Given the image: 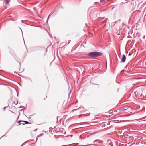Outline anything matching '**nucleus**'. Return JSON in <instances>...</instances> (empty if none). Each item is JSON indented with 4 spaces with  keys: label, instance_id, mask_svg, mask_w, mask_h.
Listing matches in <instances>:
<instances>
[{
    "label": "nucleus",
    "instance_id": "nucleus-7",
    "mask_svg": "<svg viewBox=\"0 0 146 146\" xmlns=\"http://www.w3.org/2000/svg\"><path fill=\"white\" fill-rule=\"evenodd\" d=\"M41 13H42V11H40Z\"/></svg>",
    "mask_w": 146,
    "mask_h": 146
},
{
    "label": "nucleus",
    "instance_id": "nucleus-1",
    "mask_svg": "<svg viewBox=\"0 0 146 146\" xmlns=\"http://www.w3.org/2000/svg\"><path fill=\"white\" fill-rule=\"evenodd\" d=\"M102 53L99 52H94L89 53L88 55L91 57H96L102 55Z\"/></svg>",
    "mask_w": 146,
    "mask_h": 146
},
{
    "label": "nucleus",
    "instance_id": "nucleus-6",
    "mask_svg": "<svg viewBox=\"0 0 146 146\" xmlns=\"http://www.w3.org/2000/svg\"><path fill=\"white\" fill-rule=\"evenodd\" d=\"M70 136H71V137H72V135H70Z\"/></svg>",
    "mask_w": 146,
    "mask_h": 146
},
{
    "label": "nucleus",
    "instance_id": "nucleus-2",
    "mask_svg": "<svg viewBox=\"0 0 146 146\" xmlns=\"http://www.w3.org/2000/svg\"><path fill=\"white\" fill-rule=\"evenodd\" d=\"M126 57L125 55L123 54L122 55V57L121 59V61L122 62H124L125 61Z\"/></svg>",
    "mask_w": 146,
    "mask_h": 146
},
{
    "label": "nucleus",
    "instance_id": "nucleus-4",
    "mask_svg": "<svg viewBox=\"0 0 146 146\" xmlns=\"http://www.w3.org/2000/svg\"><path fill=\"white\" fill-rule=\"evenodd\" d=\"M7 1H8V0H6V3L7 4H8Z\"/></svg>",
    "mask_w": 146,
    "mask_h": 146
},
{
    "label": "nucleus",
    "instance_id": "nucleus-5",
    "mask_svg": "<svg viewBox=\"0 0 146 146\" xmlns=\"http://www.w3.org/2000/svg\"><path fill=\"white\" fill-rule=\"evenodd\" d=\"M49 16L48 17V19H47V21L48 20V19H49ZM47 22H48V21H47Z\"/></svg>",
    "mask_w": 146,
    "mask_h": 146
},
{
    "label": "nucleus",
    "instance_id": "nucleus-3",
    "mask_svg": "<svg viewBox=\"0 0 146 146\" xmlns=\"http://www.w3.org/2000/svg\"><path fill=\"white\" fill-rule=\"evenodd\" d=\"M21 122L25 123V124H28L29 123V122H28L26 121H19V123H20V122Z\"/></svg>",
    "mask_w": 146,
    "mask_h": 146
}]
</instances>
